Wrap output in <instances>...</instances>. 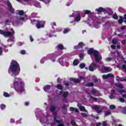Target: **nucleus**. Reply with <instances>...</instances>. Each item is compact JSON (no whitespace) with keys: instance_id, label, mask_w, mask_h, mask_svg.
Wrapping results in <instances>:
<instances>
[{"instance_id":"obj_1","label":"nucleus","mask_w":126,"mask_h":126,"mask_svg":"<svg viewBox=\"0 0 126 126\" xmlns=\"http://www.w3.org/2000/svg\"><path fill=\"white\" fill-rule=\"evenodd\" d=\"M9 68L13 74L16 76L20 72V65L18 62L15 60H12L11 62Z\"/></svg>"},{"instance_id":"obj_2","label":"nucleus","mask_w":126,"mask_h":126,"mask_svg":"<svg viewBox=\"0 0 126 126\" xmlns=\"http://www.w3.org/2000/svg\"><path fill=\"white\" fill-rule=\"evenodd\" d=\"M11 88H13L17 92L22 93L24 91V83L21 81H16L11 85Z\"/></svg>"},{"instance_id":"obj_3","label":"nucleus","mask_w":126,"mask_h":126,"mask_svg":"<svg viewBox=\"0 0 126 126\" xmlns=\"http://www.w3.org/2000/svg\"><path fill=\"white\" fill-rule=\"evenodd\" d=\"M10 31L12 32H10L9 31L5 32L3 30H0V34L1 35H3L4 37H12L14 34H15V32H14V30H13V29H11Z\"/></svg>"},{"instance_id":"obj_4","label":"nucleus","mask_w":126,"mask_h":126,"mask_svg":"<svg viewBox=\"0 0 126 126\" xmlns=\"http://www.w3.org/2000/svg\"><path fill=\"white\" fill-rule=\"evenodd\" d=\"M57 114H55L54 116V123H56V124H58L57 126H64V125L63 124H61V123H62V120H57Z\"/></svg>"},{"instance_id":"obj_5","label":"nucleus","mask_w":126,"mask_h":126,"mask_svg":"<svg viewBox=\"0 0 126 126\" xmlns=\"http://www.w3.org/2000/svg\"><path fill=\"white\" fill-rule=\"evenodd\" d=\"M36 26L37 29H40V28H44L45 25H44V22L41 21H37Z\"/></svg>"},{"instance_id":"obj_6","label":"nucleus","mask_w":126,"mask_h":126,"mask_svg":"<svg viewBox=\"0 0 126 126\" xmlns=\"http://www.w3.org/2000/svg\"><path fill=\"white\" fill-rule=\"evenodd\" d=\"M94 59L96 63H99L102 60V58L99 56V52H94Z\"/></svg>"},{"instance_id":"obj_7","label":"nucleus","mask_w":126,"mask_h":126,"mask_svg":"<svg viewBox=\"0 0 126 126\" xmlns=\"http://www.w3.org/2000/svg\"><path fill=\"white\" fill-rule=\"evenodd\" d=\"M84 46V43H83L82 42H79L78 45L74 46V48L75 49V50H78V49H82Z\"/></svg>"},{"instance_id":"obj_8","label":"nucleus","mask_w":126,"mask_h":126,"mask_svg":"<svg viewBox=\"0 0 126 126\" xmlns=\"http://www.w3.org/2000/svg\"><path fill=\"white\" fill-rule=\"evenodd\" d=\"M98 52V51L94 50L93 48H90L88 50V55H92L94 54V56H95V53Z\"/></svg>"},{"instance_id":"obj_9","label":"nucleus","mask_w":126,"mask_h":126,"mask_svg":"<svg viewBox=\"0 0 126 126\" xmlns=\"http://www.w3.org/2000/svg\"><path fill=\"white\" fill-rule=\"evenodd\" d=\"M70 81H73L74 83H76L77 84L81 82V80H79L78 78H70Z\"/></svg>"},{"instance_id":"obj_10","label":"nucleus","mask_w":126,"mask_h":126,"mask_svg":"<svg viewBox=\"0 0 126 126\" xmlns=\"http://www.w3.org/2000/svg\"><path fill=\"white\" fill-rule=\"evenodd\" d=\"M110 77H114V75L109 73L107 75H103L102 78L103 79H107V78H110Z\"/></svg>"},{"instance_id":"obj_11","label":"nucleus","mask_w":126,"mask_h":126,"mask_svg":"<svg viewBox=\"0 0 126 126\" xmlns=\"http://www.w3.org/2000/svg\"><path fill=\"white\" fill-rule=\"evenodd\" d=\"M95 10L99 13H101V12H105V11H106V9L102 7H100L98 8H97L96 9H95Z\"/></svg>"},{"instance_id":"obj_12","label":"nucleus","mask_w":126,"mask_h":126,"mask_svg":"<svg viewBox=\"0 0 126 126\" xmlns=\"http://www.w3.org/2000/svg\"><path fill=\"white\" fill-rule=\"evenodd\" d=\"M50 89H51V85H47L43 87V90L45 92H47Z\"/></svg>"},{"instance_id":"obj_13","label":"nucleus","mask_w":126,"mask_h":126,"mask_svg":"<svg viewBox=\"0 0 126 126\" xmlns=\"http://www.w3.org/2000/svg\"><path fill=\"white\" fill-rule=\"evenodd\" d=\"M70 111L71 112H73L74 111L75 112V113H79V110H78L77 108H75L72 107H70Z\"/></svg>"},{"instance_id":"obj_14","label":"nucleus","mask_w":126,"mask_h":126,"mask_svg":"<svg viewBox=\"0 0 126 126\" xmlns=\"http://www.w3.org/2000/svg\"><path fill=\"white\" fill-rule=\"evenodd\" d=\"M51 60H52L53 63H55L56 62V59L57 58V56L55 54H52L51 55Z\"/></svg>"},{"instance_id":"obj_15","label":"nucleus","mask_w":126,"mask_h":126,"mask_svg":"<svg viewBox=\"0 0 126 126\" xmlns=\"http://www.w3.org/2000/svg\"><path fill=\"white\" fill-rule=\"evenodd\" d=\"M78 63H79V60L78 59H75L73 62V65L76 66V65H78Z\"/></svg>"},{"instance_id":"obj_16","label":"nucleus","mask_w":126,"mask_h":126,"mask_svg":"<svg viewBox=\"0 0 126 126\" xmlns=\"http://www.w3.org/2000/svg\"><path fill=\"white\" fill-rule=\"evenodd\" d=\"M80 19H81V17L80 16V14H78L76 18H75V21H80Z\"/></svg>"},{"instance_id":"obj_17","label":"nucleus","mask_w":126,"mask_h":126,"mask_svg":"<svg viewBox=\"0 0 126 126\" xmlns=\"http://www.w3.org/2000/svg\"><path fill=\"white\" fill-rule=\"evenodd\" d=\"M86 87H92L94 86V83H87L85 84Z\"/></svg>"},{"instance_id":"obj_18","label":"nucleus","mask_w":126,"mask_h":126,"mask_svg":"<svg viewBox=\"0 0 126 126\" xmlns=\"http://www.w3.org/2000/svg\"><path fill=\"white\" fill-rule=\"evenodd\" d=\"M119 24H122L124 22V17L122 16H120V19L118 20Z\"/></svg>"},{"instance_id":"obj_19","label":"nucleus","mask_w":126,"mask_h":126,"mask_svg":"<svg viewBox=\"0 0 126 126\" xmlns=\"http://www.w3.org/2000/svg\"><path fill=\"white\" fill-rule=\"evenodd\" d=\"M57 48L58 50H63V44H59L57 46Z\"/></svg>"},{"instance_id":"obj_20","label":"nucleus","mask_w":126,"mask_h":126,"mask_svg":"<svg viewBox=\"0 0 126 126\" xmlns=\"http://www.w3.org/2000/svg\"><path fill=\"white\" fill-rule=\"evenodd\" d=\"M56 107L54 105H51L50 108V110L52 113H54L56 111Z\"/></svg>"},{"instance_id":"obj_21","label":"nucleus","mask_w":126,"mask_h":126,"mask_svg":"<svg viewBox=\"0 0 126 126\" xmlns=\"http://www.w3.org/2000/svg\"><path fill=\"white\" fill-rule=\"evenodd\" d=\"M57 89H59L60 90H63V86L61 84H58L57 86Z\"/></svg>"},{"instance_id":"obj_22","label":"nucleus","mask_w":126,"mask_h":126,"mask_svg":"<svg viewBox=\"0 0 126 126\" xmlns=\"http://www.w3.org/2000/svg\"><path fill=\"white\" fill-rule=\"evenodd\" d=\"M70 31V29L68 28L65 29L63 32V34H66V33H68Z\"/></svg>"},{"instance_id":"obj_23","label":"nucleus","mask_w":126,"mask_h":126,"mask_svg":"<svg viewBox=\"0 0 126 126\" xmlns=\"http://www.w3.org/2000/svg\"><path fill=\"white\" fill-rule=\"evenodd\" d=\"M80 111H81V112H86V109H85V107H84V106H81L80 108Z\"/></svg>"},{"instance_id":"obj_24","label":"nucleus","mask_w":126,"mask_h":126,"mask_svg":"<svg viewBox=\"0 0 126 126\" xmlns=\"http://www.w3.org/2000/svg\"><path fill=\"white\" fill-rule=\"evenodd\" d=\"M18 14L19 15H20V16H22L23 15H24V11L21 10H20L18 12Z\"/></svg>"},{"instance_id":"obj_25","label":"nucleus","mask_w":126,"mask_h":126,"mask_svg":"<svg viewBox=\"0 0 126 126\" xmlns=\"http://www.w3.org/2000/svg\"><path fill=\"white\" fill-rule=\"evenodd\" d=\"M68 96V92H64L63 94V97L66 98Z\"/></svg>"},{"instance_id":"obj_26","label":"nucleus","mask_w":126,"mask_h":126,"mask_svg":"<svg viewBox=\"0 0 126 126\" xmlns=\"http://www.w3.org/2000/svg\"><path fill=\"white\" fill-rule=\"evenodd\" d=\"M0 108L2 110H4V109H5V108H6V106L3 104H1L0 105Z\"/></svg>"},{"instance_id":"obj_27","label":"nucleus","mask_w":126,"mask_h":126,"mask_svg":"<svg viewBox=\"0 0 126 126\" xmlns=\"http://www.w3.org/2000/svg\"><path fill=\"white\" fill-rule=\"evenodd\" d=\"M89 69L90 71H94V67L91 65L89 66Z\"/></svg>"},{"instance_id":"obj_28","label":"nucleus","mask_w":126,"mask_h":126,"mask_svg":"<svg viewBox=\"0 0 126 126\" xmlns=\"http://www.w3.org/2000/svg\"><path fill=\"white\" fill-rule=\"evenodd\" d=\"M111 115V111H105V116L106 117H108V116H110Z\"/></svg>"},{"instance_id":"obj_29","label":"nucleus","mask_w":126,"mask_h":126,"mask_svg":"<svg viewBox=\"0 0 126 126\" xmlns=\"http://www.w3.org/2000/svg\"><path fill=\"white\" fill-rule=\"evenodd\" d=\"M71 125H72V126H76V123H75V121H74V120H71Z\"/></svg>"},{"instance_id":"obj_30","label":"nucleus","mask_w":126,"mask_h":126,"mask_svg":"<svg viewBox=\"0 0 126 126\" xmlns=\"http://www.w3.org/2000/svg\"><path fill=\"white\" fill-rule=\"evenodd\" d=\"M85 14H92V13H91V11L87 10L85 11Z\"/></svg>"},{"instance_id":"obj_31","label":"nucleus","mask_w":126,"mask_h":126,"mask_svg":"<svg viewBox=\"0 0 126 126\" xmlns=\"http://www.w3.org/2000/svg\"><path fill=\"white\" fill-rule=\"evenodd\" d=\"M9 8V11L11 12V13H14V9L12 7H10Z\"/></svg>"},{"instance_id":"obj_32","label":"nucleus","mask_w":126,"mask_h":126,"mask_svg":"<svg viewBox=\"0 0 126 126\" xmlns=\"http://www.w3.org/2000/svg\"><path fill=\"white\" fill-rule=\"evenodd\" d=\"M81 115L83 117V118H87L88 117V115L85 113H81Z\"/></svg>"},{"instance_id":"obj_33","label":"nucleus","mask_w":126,"mask_h":126,"mask_svg":"<svg viewBox=\"0 0 126 126\" xmlns=\"http://www.w3.org/2000/svg\"><path fill=\"white\" fill-rule=\"evenodd\" d=\"M119 101H120V102H121V103H125V102H126V100L123 97H120L119 98Z\"/></svg>"},{"instance_id":"obj_34","label":"nucleus","mask_w":126,"mask_h":126,"mask_svg":"<svg viewBox=\"0 0 126 126\" xmlns=\"http://www.w3.org/2000/svg\"><path fill=\"white\" fill-rule=\"evenodd\" d=\"M3 96H4V97H10V95L6 92L3 93Z\"/></svg>"},{"instance_id":"obj_35","label":"nucleus","mask_w":126,"mask_h":126,"mask_svg":"<svg viewBox=\"0 0 126 126\" xmlns=\"http://www.w3.org/2000/svg\"><path fill=\"white\" fill-rule=\"evenodd\" d=\"M114 95H116V93L114 94H111L110 95H109V98L110 99H114Z\"/></svg>"},{"instance_id":"obj_36","label":"nucleus","mask_w":126,"mask_h":126,"mask_svg":"<svg viewBox=\"0 0 126 126\" xmlns=\"http://www.w3.org/2000/svg\"><path fill=\"white\" fill-rule=\"evenodd\" d=\"M91 65L93 66V67H97L98 66V65L96 63H95V62H93L91 63Z\"/></svg>"},{"instance_id":"obj_37","label":"nucleus","mask_w":126,"mask_h":126,"mask_svg":"<svg viewBox=\"0 0 126 126\" xmlns=\"http://www.w3.org/2000/svg\"><path fill=\"white\" fill-rule=\"evenodd\" d=\"M81 68H84L85 67V64L84 63H82L79 65Z\"/></svg>"},{"instance_id":"obj_38","label":"nucleus","mask_w":126,"mask_h":126,"mask_svg":"<svg viewBox=\"0 0 126 126\" xmlns=\"http://www.w3.org/2000/svg\"><path fill=\"white\" fill-rule=\"evenodd\" d=\"M110 109H111V110H113L114 109H116V106L115 105H110L109 106Z\"/></svg>"},{"instance_id":"obj_39","label":"nucleus","mask_w":126,"mask_h":126,"mask_svg":"<svg viewBox=\"0 0 126 126\" xmlns=\"http://www.w3.org/2000/svg\"><path fill=\"white\" fill-rule=\"evenodd\" d=\"M113 18L114 19H115L116 20H117V19H118V18H119V17L118 16V15H117V14H114V15H113Z\"/></svg>"},{"instance_id":"obj_40","label":"nucleus","mask_w":126,"mask_h":126,"mask_svg":"<svg viewBox=\"0 0 126 126\" xmlns=\"http://www.w3.org/2000/svg\"><path fill=\"white\" fill-rule=\"evenodd\" d=\"M42 1L45 3L48 4L50 3V2H51V0H42Z\"/></svg>"},{"instance_id":"obj_41","label":"nucleus","mask_w":126,"mask_h":126,"mask_svg":"<svg viewBox=\"0 0 126 126\" xmlns=\"http://www.w3.org/2000/svg\"><path fill=\"white\" fill-rule=\"evenodd\" d=\"M116 86H117V87H118L119 88H124V86H123L122 85H121L120 84H118L117 85H116Z\"/></svg>"},{"instance_id":"obj_42","label":"nucleus","mask_w":126,"mask_h":126,"mask_svg":"<svg viewBox=\"0 0 126 126\" xmlns=\"http://www.w3.org/2000/svg\"><path fill=\"white\" fill-rule=\"evenodd\" d=\"M79 58H80L81 60H84V56H83V53H81L79 55Z\"/></svg>"},{"instance_id":"obj_43","label":"nucleus","mask_w":126,"mask_h":126,"mask_svg":"<svg viewBox=\"0 0 126 126\" xmlns=\"http://www.w3.org/2000/svg\"><path fill=\"white\" fill-rule=\"evenodd\" d=\"M117 43H118L117 39H114L112 40V44L116 45V44H117Z\"/></svg>"},{"instance_id":"obj_44","label":"nucleus","mask_w":126,"mask_h":126,"mask_svg":"<svg viewBox=\"0 0 126 126\" xmlns=\"http://www.w3.org/2000/svg\"><path fill=\"white\" fill-rule=\"evenodd\" d=\"M96 90L94 89L93 90H92V94H93V95H95V94H96Z\"/></svg>"},{"instance_id":"obj_45","label":"nucleus","mask_w":126,"mask_h":126,"mask_svg":"<svg viewBox=\"0 0 126 126\" xmlns=\"http://www.w3.org/2000/svg\"><path fill=\"white\" fill-rule=\"evenodd\" d=\"M94 110H95V111H96L99 110V107H98L97 105H94Z\"/></svg>"},{"instance_id":"obj_46","label":"nucleus","mask_w":126,"mask_h":126,"mask_svg":"<svg viewBox=\"0 0 126 126\" xmlns=\"http://www.w3.org/2000/svg\"><path fill=\"white\" fill-rule=\"evenodd\" d=\"M103 69L105 70V71H108V70H110V68L108 67H104Z\"/></svg>"},{"instance_id":"obj_47","label":"nucleus","mask_w":126,"mask_h":126,"mask_svg":"<svg viewBox=\"0 0 126 126\" xmlns=\"http://www.w3.org/2000/svg\"><path fill=\"white\" fill-rule=\"evenodd\" d=\"M7 5L8 7H9V8L12 7V5H11V3H10V2H9V1L7 2Z\"/></svg>"},{"instance_id":"obj_48","label":"nucleus","mask_w":126,"mask_h":126,"mask_svg":"<svg viewBox=\"0 0 126 126\" xmlns=\"http://www.w3.org/2000/svg\"><path fill=\"white\" fill-rule=\"evenodd\" d=\"M83 80L84 81H85V78H84V76H80L79 80Z\"/></svg>"},{"instance_id":"obj_49","label":"nucleus","mask_w":126,"mask_h":126,"mask_svg":"<svg viewBox=\"0 0 126 126\" xmlns=\"http://www.w3.org/2000/svg\"><path fill=\"white\" fill-rule=\"evenodd\" d=\"M91 99L94 100V101H95V102L97 101V100H98V98H97L96 97H94L93 96H91Z\"/></svg>"},{"instance_id":"obj_50","label":"nucleus","mask_w":126,"mask_h":126,"mask_svg":"<svg viewBox=\"0 0 126 126\" xmlns=\"http://www.w3.org/2000/svg\"><path fill=\"white\" fill-rule=\"evenodd\" d=\"M36 4L37 5V7H39L40 8H41V4H40V2H36Z\"/></svg>"},{"instance_id":"obj_51","label":"nucleus","mask_w":126,"mask_h":126,"mask_svg":"<svg viewBox=\"0 0 126 126\" xmlns=\"http://www.w3.org/2000/svg\"><path fill=\"white\" fill-rule=\"evenodd\" d=\"M21 54L22 55H25L26 54V51H25V50H21Z\"/></svg>"},{"instance_id":"obj_52","label":"nucleus","mask_w":126,"mask_h":126,"mask_svg":"<svg viewBox=\"0 0 126 126\" xmlns=\"http://www.w3.org/2000/svg\"><path fill=\"white\" fill-rule=\"evenodd\" d=\"M62 110H66V105L63 104L62 107Z\"/></svg>"},{"instance_id":"obj_53","label":"nucleus","mask_w":126,"mask_h":126,"mask_svg":"<svg viewBox=\"0 0 126 126\" xmlns=\"http://www.w3.org/2000/svg\"><path fill=\"white\" fill-rule=\"evenodd\" d=\"M2 55V47H0V55Z\"/></svg>"},{"instance_id":"obj_54","label":"nucleus","mask_w":126,"mask_h":126,"mask_svg":"<svg viewBox=\"0 0 126 126\" xmlns=\"http://www.w3.org/2000/svg\"><path fill=\"white\" fill-rule=\"evenodd\" d=\"M97 114H100V113H102V110H99L98 109L97 111H96Z\"/></svg>"},{"instance_id":"obj_55","label":"nucleus","mask_w":126,"mask_h":126,"mask_svg":"<svg viewBox=\"0 0 126 126\" xmlns=\"http://www.w3.org/2000/svg\"><path fill=\"white\" fill-rule=\"evenodd\" d=\"M111 49H113V50H115V49H116V46H115V45H111Z\"/></svg>"},{"instance_id":"obj_56","label":"nucleus","mask_w":126,"mask_h":126,"mask_svg":"<svg viewBox=\"0 0 126 126\" xmlns=\"http://www.w3.org/2000/svg\"><path fill=\"white\" fill-rule=\"evenodd\" d=\"M10 123H14L15 121L14 120V119L12 118V119H10Z\"/></svg>"},{"instance_id":"obj_57","label":"nucleus","mask_w":126,"mask_h":126,"mask_svg":"<svg viewBox=\"0 0 126 126\" xmlns=\"http://www.w3.org/2000/svg\"><path fill=\"white\" fill-rule=\"evenodd\" d=\"M120 79H121V78L119 76H116V80L117 81H119V80H120Z\"/></svg>"},{"instance_id":"obj_58","label":"nucleus","mask_w":126,"mask_h":126,"mask_svg":"<svg viewBox=\"0 0 126 126\" xmlns=\"http://www.w3.org/2000/svg\"><path fill=\"white\" fill-rule=\"evenodd\" d=\"M30 41L31 42H33V41H34V39H33V38L32 37V36H30Z\"/></svg>"},{"instance_id":"obj_59","label":"nucleus","mask_w":126,"mask_h":126,"mask_svg":"<svg viewBox=\"0 0 126 126\" xmlns=\"http://www.w3.org/2000/svg\"><path fill=\"white\" fill-rule=\"evenodd\" d=\"M102 126H107V123H106V122H103L102 123Z\"/></svg>"},{"instance_id":"obj_60","label":"nucleus","mask_w":126,"mask_h":126,"mask_svg":"<svg viewBox=\"0 0 126 126\" xmlns=\"http://www.w3.org/2000/svg\"><path fill=\"white\" fill-rule=\"evenodd\" d=\"M121 29L122 31H124V30H125V29H126V27L125 26H123V27H122L121 28Z\"/></svg>"},{"instance_id":"obj_61","label":"nucleus","mask_w":126,"mask_h":126,"mask_svg":"<svg viewBox=\"0 0 126 126\" xmlns=\"http://www.w3.org/2000/svg\"><path fill=\"white\" fill-rule=\"evenodd\" d=\"M64 85L66 86V87H67V86H69V85H70L69 84V83L68 82H67L64 84Z\"/></svg>"},{"instance_id":"obj_62","label":"nucleus","mask_w":126,"mask_h":126,"mask_svg":"<svg viewBox=\"0 0 126 126\" xmlns=\"http://www.w3.org/2000/svg\"><path fill=\"white\" fill-rule=\"evenodd\" d=\"M25 106H29V102L27 101L25 103Z\"/></svg>"},{"instance_id":"obj_63","label":"nucleus","mask_w":126,"mask_h":126,"mask_svg":"<svg viewBox=\"0 0 126 126\" xmlns=\"http://www.w3.org/2000/svg\"><path fill=\"white\" fill-rule=\"evenodd\" d=\"M94 83H96V82H98V79H97V78L94 79Z\"/></svg>"},{"instance_id":"obj_64","label":"nucleus","mask_w":126,"mask_h":126,"mask_svg":"<svg viewBox=\"0 0 126 126\" xmlns=\"http://www.w3.org/2000/svg\"><path fill=\"white\" fill-rule=\"evenodd\" d=\"M102 125V123L99 122L97 124L96 126H101Z\"/></svg>"}]
</instances>
